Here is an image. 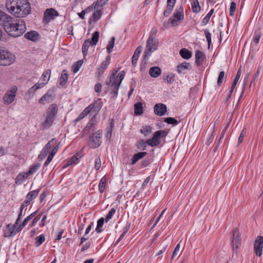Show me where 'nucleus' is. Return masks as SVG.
Instances as JSON below:
<instances>
[{
	"mask_svg": "<svg viewBox=\"0 0 263 263\" xmlns=\"http://www.w3.org/2000/svg\"><path fill=\"white\" fill-rule=\"evenodd\" d=\"M29 175L27 172H21L15 179V183L17 185H21L23 183L25 179L27 178Z\"/></svg>",
	"mask_w": 263,
	"mask_h": 263,
	"instance_id": "20",
	"label": "nucleus"
},
{
	"mask_svg": "<svg viewBox=\"0 0 263 263\" xmlns=\"http://www.w3.org/2000/svg\"><path fill=\"white\" fill-rule=\"evenodd\" d=\"M6 7L10 13L17 17H25L30 11L28 0H7Z\"/></svg>",
	"mask_w": 263,
	"mask_h": 263,
	"instance_id": "1",
	"label": "nucleus"
},
{
	"mask_svg": "<svg viewBox=\"0 0 263 263\" xmlns=\"http://www.w3.org/2000/svg\"><path fill=\"white\" fill-rule=\"evenodd\" d=\"M17 91V87L16 86H12L7 89L3 98L4 104L9 105L12 103L16 97Z\"/></svg>",
	"mask_w": 263,
	"mask_h": 263,
	"instance_id": "8",
	"label": "nucleus"
},
{
	"mask_svg": "<svg viewBox=\"0 0 263 263\" xmlns=\"http://www.w3.org/2000/svg\"><path fill=\"white\" fill-rule=\"evenodd\" d=\"M211 17V16L210 15V14H207L206 16L202 19L201 22V26L206 25L209 23Z\"/></svg>",
	"mask_w": 263,
	"mask_h": 263,
	"instance_id": "59",
	"label": "nucleus"
},
{
	"mask_svg": "<svg viewBox=\"0 0 263 263\" xmlns=\"http://www.w3.org/2000/svg\"><path fill=\"white\" fill-rule=\"evenodd\" d=\"M101 166V161L100 157L98 155L96 156L95 159V168L96 171H99Z\"/></svg>",
	"mask_w": 263,
	"mask_h": 263,
	"instance_id": "44",
	"label": "nucleus"
},
{
	"mask_svg": "<svg viewBox=\"0 0 263 263\" xmlns=\"http://www.w3.org/2000/svg\"><path fill=\"white\" fill-rule=\"evenodd\" d=\"M167 134V132L164 130L156 131L154 133L151 139L147 140V145L151 147L158 145L160 143V139L164 138Z\"/></svg>",
	"mask_w": 263,
	"mask_h": 263,
	"instance_id": "6",
	"label": "nucleus"
},
{
	"mask_svg": "<svg viewBox=\"0 0 263 263\" xmlns=\"http://www.w3.org/2000/svg\"><path fill=\"white\" fill-rule=\"evenodd\" d=\"M53 99L52 92L48 90L39 100V103L42 104L48 103Z\"/></svg>",
	"mask_w": 263,
	"mask_h": 263,
	"instance_id": "19",
	"label": "nucleus"
},
{
	"mask_svg": "<svg viewBox=\"0 0 263 263\" xmlns=\"http://www.w3.org/2000/svg\"><path fill=\"white\" fill-rule=\"evenodd\" d=\"M135 114L137 116L140 115L143 112V104L138 102L134 105Z\"/></svg>",
	"mask_w": 263,
	"mask_h": 263,
	"instance_id": "27",
	"label": "nucleus"
},
{
	"mask_svg": "<svg viewBox=\"0 0 263 263\" xmlns=\"http://www.w3.org/2000/svg\"><path fill=\"white\" fill-rule=\"evenodd\" d=\"M99 37V32L98 31H95L92 35V36L90 40L91 42V46L96 45L98 42Z\"/></svg>",
	"mask_w": 263,
	"mask_h": 263,
	"instance_id": "42",
	"label": "nucleus"
},
{
	"mask_svg": "<svg viewBox=\"0 0 263 263\" xmlns=\"http://www.w3.org/2000/svg\"><path fill=\"white\" fill-rule=\"evenodd\" d=\"M90 105L92 108V111L96 112L97 115L102 107L103 103L101 99H98Z\"/></svg>",
	"mask_w": 263,
	"mask_h": 263,
	"instance_id": "21",
	"label": "nucleus"
},
{
	"mask_svg": "<svg viewBox=\"0 0 263 263\" xmlns=\"http://www.w3.org/2000/svg\"><path fill=\"white\" fill-rule=\"evenodd\" d=\"M115 37H112L109 41L106 47V49H112L115 45Z\"/></svg>",
	"mask_w": 263,
	"mask_h": 263,
	"instance_id": "58",
	"label": "nucleus"
},
{
	"mask_svg": "<svg viewBox=\"0 0 263 263\" xmlns=\"http://www.w3.org/2000/svg\"><path fill=\"white\" fill-rule=\"evenodd\" d=\"M68 75L66 70H63L59 79V83L61 86H64L66 84L68 80Z\"/></svg>",
	"mask_w": 263,
	"mask_h": 263,
	"instance_id": "28",
	"label": "nucleus"
},
{
	"mask_svg": "<svg viewBox=\"0 0 263 263\" xmlns=\"http://www.w3.org/2000/svg\"><path fill=\"white\" fill-rule=\"evenodd\" d=\"M118 71L119 68L115 69L105 82L106 85L110 91L111 98L115 99L118 97L120 86L125 75V72L124 70L118 73Z\"/></svg>",
	"mask_w": 263,
	"mask_h": 263,
	"instance_id": "3",
	"label": "nucleus"
},
{
	"mask_svg": "<svg viewBox=\"0 0 263 263\" xmlns=\"http://www.w3.org/2000/svg\"><path fill=\"white\" fill-rule=\"evenodd\" d=\"M184 18L183 8L181 6L175 10L173 17L170 18L168 21L173 26H176L178 23Z\"/></svg>",
	"mask_w": 263,
	"mask_h": 263,
	"instance_id": "9",
	"label": "nucleus"
},
{
	"mask_svg": "<svg viewBox=\"0 0 263 263\" xmlns=\"http://www.w3.org/2000/svg\"><path fill=\"white\" fill-rule=\"evenodd\" d=\"M40 190H36L29 192L26 196V200L29 201V202H31L32 200L34 199L37 196Z\"/></svg>",
	"mask_w": 263,
	"mask_h": 263,
	"instance_id": "25",
	"label": "nucleus"
},
{
	"mask_svg": "<svg viewBox=\"0 0 263 263\" xmlns=\"http://www.w3.org/2000/svg\"><path fill=\"white\" fill-rule=\"evenodd\" d=\"M101 138L102 131L101 130H98L90 135L89 137L90 147L93 148L99 147L101 144Z\"/></svg>",
	"mask_w": 263,
	"mask_h": 263,
	"instance_id": "10",
	"label": "nucleus"
},
{
	"mask_svg": "<svg viewBox=\"0 0 263 263\" xmlns=\"http://www.w3.org/2000/svg\"><path fill=\"white\" fill-rule=\"evenodd\" d=\"M97 121L96 115L93 116L83 130V133L88 134L90 132H93L96 129Z\"/></svg>",
	"mask_w": 263,
	"mask_h": 263,
	"instance_id": "13",
	"label": "nucleus"
},
{
	"mask_svg": "<svg viewBox=\"0 0 263 263\" xmlns=\"http://www.w3.org/2000/svg\"><path fill=\"white\" fill-rule=\"evenodd\" d=\"M236 3L234 2H231L230 9H229V14L231 16H233L234 14V12L236 10Z\"/></svg>",
	"mask_w": 263,
	"mask_h": 263,
	"instance_id": "55",
	"label": "nucleus"
},
{
	"mask_svg": "<svg viewBox=\"0 0 263 263\" xmlns=\"http://www.w3.org/2000/svg\"><path fill=\"white\" fill-rule=\"evenodd\" d=\"M157 29L155 27L152 28L150 32V34L148 37V44H149L152 41V38H155V35L157 33Z\"/></svg>",
	"mask_w": 263,
	"mask_h": 263,
	"instance_id": "54",
	"label": "nucleus"
},
{
	"mask_svg": "<svg viewBox=\"0 0 263 263\" xmlns=\"http://www.w3.org/2000/svg\"><path fill=\"white\" fill-rule=\"evenodd\" d=\"M180 54L184 59H189L192 57V53L190 50H180Z\"/></svg>",
	"mask_w": 263,
	"mask_h": 263,
	"instance_id": "43",
	"label": "nucleus"
},
{
	"mask_svg": "<svg viewBox=\"0 0 263 263\" xmlns=\"http://www.w3.org/2000/svg\"><path fill=\"white\" fill-rule=\"evenodd\" d=\"M50 76L51 70L50 69H47L45 71H44L41 77V79L42 80L43 82L45 84V85H46L49 81Z\"/></svg>",
	"mask_w": 263,
	"mask_h": 263,
	"instance_id": "29",
	"label": "nucleus"
},
{
	"mask_svg": "<svg viewBox=\"0 0 263 263\" xmlns=\"http://www.w3.org/2000/svg\"><path fill=\"white\" fill-rule=\"evenodd\" d=\"M192 10L193 12L197 13L200 10V6L199 4L198 0L193 1L191 3Z\"/></svg>",
	"mask_w": 263,
	"mask_h": 263,
	"instance_id": "38",
	"label": "nucleus"
},
{
	"mask_svg": "<svg viewBox=\"0 0 263 263\" xmlns=\"http://www.w3.org/2000/svg\"><path fill=\"white\" fill-rule=\"evenodd\" d=\"M206 61L205 55L201 50H197L195 53V63L197 66H200L205 64Z\"/></svg>",
	"mask_w": 263,
	"mask_h": 263,
	"instance_id": "15",
	"label": "nucleus"
},
{
	"mask_svg": "<svg viewBox=\"0 0 263 263\" xmlns=\"http://www.w3.org/2000/svg\"><path fill=\"white\" fill-rule=\"evenodd\" d=\"M116 213V209L115 208H111L107 213V214L106 215L105 217V222H107L109 221V220L111 219L112 216L114 215V214Z\"/></svg>",
	"mask_w": 263,
	"mask_h": 263,
	"instance_id": "45",
	"label": "nucleus"
},
{
	"mask_svg": "<svg viewBox=\"0 0 263 263\" xmlns=\"http://www.w3.org/2000/svg\"><path fill=\"white\" fill-rule=\"evenodd\" d=\"M240 234L237 228H235L233 231V238L232 240L233 247L234 248L235 247L236 249H237L238 245L240 243Z\"/></svg>",
	"mask_w": 263,
	"mask_h": 263,
	"instance_id": "17",
	"label": "nucleus"
},
{
	"mask_svg": "<svg viewBox=\"0 0 263 263\" xmlns=\"http://www.w3.org/2000/svg\"><path fill=\"white\" fill-rule=\"evenodd\" d=\"M140 53V50H135V52L133 55L132 64L134 66H136V65L137 64V61H138Z\"/></svg>",
	"mask_w": 263,
	"mask_h": 263,
	"instance_id": "47",
	"label": "nucleus"
},
{
	"mask_svg": "<svg viewBox=\"0 0 263 263\" xmlns=\"http://www.w3.org/2000/svg\"><path fill=\"white\" fill-rule=\"evenodd\" d=\"M105 221V220L103 217H101L98 220L97 227L95 230L97 233H100L102 232V227L103 226Z\"/></svg>",
	"mask_w": 263,
	"mask_h": 263,
	"instance_id": "32",
	"label": "nucleus"
},
{
	"mask_svg": "<svg viewBox=\"0 0 263 263\" xmlns=\"http://www.w3.org/2000/svg\"><path fill=\"white\" fill-rule=\"evenodd\" d=\"M108 51V55L106 56L105 60L102 62L99 67H98L97 69L96 74L98 77H101L103 73L104 72L105 70L107 68L108 66L110 64L111 57L110 53L112 50H107Z\"/></svg>",
	"mask_w": 263,
	"mask_h": 263,
	"instance_id": "11",
	"label": "nucleus"
},
{
	"mask_svg": "<svg viewBox=\"0 0 263 263\" xmlns=\"http://www.w3.org/2000/svg\"><path fill=\"white\" fill-rule=\"evenodd\" d=\"M25 214V212L23 213V210L20 209V212H19L17 218L15 220V224L16 225H18L20 223V222L21 221V218L22 217V216H24Z\"/></svg>",
	"mask_w": 263,
	"mask_h": 263,
	"instance_id": "57",
	"label": "nucleus"
},
{
	"mask_svg": "<svg viewBox=\"0 0 263 263\" xmlns=\"http://www.w3.org/2000/svg\"><path fill=\"white\" fill-rule=\"evenodd\" d=\"M3 27L10 36L14 37L20 36L26 30V24L24 21L15 20L10 16L5 21Z\"/></svg>",
	"mask_w": 263,
	"mask_h": 263,
	"instance_id": "2",
	"label": "nucleus"
},
{
	"mask_svg": "<svg viewBox=\"0 0 263 263\" xmlns=\"http://www.w3.org/2000/svg\"><path fill=\"white\" fill-rule=\"evenodd\" d=\"M152 132V128L149 125H145L142 127L140 133L146 136L149 135Z\"/></svg>",
	"mask_w": 263,
	"mask_h": 263,
	"instance_id": "35",
	"label": "nucleus"
},
{
	"mask_svg": "<svg viewBox=\"0 0 263 263\" xmlns=\"http://www.w3.org/2000/svg\"><path fill=\"white\" fill-rule=\"evenodd\" d=\"M15 60V56L9 50H0V65L7 66L12 64Z\"/></svg>",
	"mask_w": 263,
	"mask_h": 263,
	"instance_id": "5",
	"label": "nucleus"
},
{
	"mask_svg": "<svg viewBox=\"0 0 263 263\" xmlns=\"http://www.w3.org/2000/svg\"><path fill=\"white\" fill-rule=\"evenodd\" d=\"M90 46H91V42L90 40H86L83 44L82 49H88Z\"/></svg>",
	"mask_w": 263,
	"mask_h": 263,
	"instance_id": "61",
	"label": "nucleus"
},
{
	"mask_svg": "<svg viewBox=\"0 0 263 263\" xmlns=\"http://www.w3.org/2000/svg\"><path fill=\"white\" fill-rule=\"evenodd\" d=\"M180 244L178 243L176 245L175 250L173 253V255L171 257V260H173L174 257L178 254L179 250H180Z\"/></svg>",
	"mask_w": 263,
	"mask_h": 263,
	"instance_id": "60",
	"label": "nucleus"
},
{
	"mask_svg": "<svg viewBox=\"0 0 263 263\" xmlns=\"http://www.w3.org/2000/svg\"><path fill=\"white\" fill-rule=\"evenodd\" d=\"M107 179L105 176H103L99 184V191L101 193H102L105 191Z\"/></svg>",
	"mask_w": 263,
	"mask_h": 263,
	"instance_id": "33",
	"label": "nucleus"
},
{
	"mask_svg": "<svg viewBox=\"0 0 263 263\" xmlns=\"http://www.w3.org/2000/svg\"><path fill=\"white\" fill-rule=\"evenodd\" d=\"M102 7L97 5H95L94 7V12L92 14L91 17L90 18L89 23H91V21L96 22L99 20L102 16Z\"/></svg>",
	"mask_w": 263,
	"mask_h": 263,
	"instance_id": "16",
	"label": "nucleus"
},
{
	"mask_svg": "<svg viewBox=\"0 0 263 263\" xmlns=\"http://www.w3.org/2000/svg\"><path fill=\"white\" fill-rule=\"evenodd\" d=\"M164 121L167 124H172L173 125H176L179 123L176 119L172 117L166 118Z\"/></svg>",
	"mask_w": 263,
	"mask_h": 263,
	"instance_id": "46",
	"label": "nucleus"
},
{
	"mask_svg": "<svg viewBox=\"0 0 263 263\" xmlns=\"http://www.w3.org/2000/svg\"><path fill=\"white\" fill-rule=\"evenodd\" d=\"M147 145V140H140L136 143V147L138 150L144 151L146 149Z\"/></svg>",
	"mask_w": 263,
	"mask_h": 263,
	"instance_id": "31",
	"label": "nucleus"
},
{
	"mask_svg": "<svg viewBox=\"0 0 263 263\" xmlns=\"http://www.w3.org/2000/svg\"><path fill=\"white\" fill-rule=\"evenodd\" d=\"M161 73V69L158 66L151 67L149 70V74L152 78H157Z\"/></svg>",
	"mask_w": 263,
	"mask_h": 263,
	"instance_id": "23",
	"label": "nucleus"
},
{
	"mask_svg": "<svg viewBox=\"0 0 263 263\" xmlns=\"http://www.w3.org/2000/svg\"><path fill=\"white\" fill-rule=\"evenodd\" d=\"M24 228L22 224L16 225L15 222L12 224L9 223L7 225L4 230V236L6 237H10L15 236L18 232H21Z\"/></svg>",
	"mask_w": 263,
	"mask_h": 263,
	"instance_id": "7",
	"label": "nucleus"
},
{
	"mask_svg": "<svg viewBox=\"0 0 263 263\" xmlns=\"http://www.w3.org/2000/svg\"><path fill=\"white\" fill-rule=\"evenodd\" d=\"M147 154L146 152H141L134 154L132 159L131 164L132 165L135 164L138 160L145 156Z\"/></svg>",
	"mask_w": 263,
	"mask_h": 263,
	"instance_id": "24",
	"label": "nucleus"
},
{
	"mask_svg": "<svg viewBox=\"0 0 263 263\" xmlns=\"http://www.w3.org/2000/svg\"><path fill=\"white\" fill-rule=\"evenodd\" d=\"M260 36L261 34L259 31H255L253 39V43L255 44L258 43Z\"/></svg>",
	"mask_w": 263,
	"mask_h": 263,
	"instance_id": "52",
	"label": "nucleus"
},
{
	"mask_svg": "<svg viewBox=\"0 0 263 263\" xmlns=\"http://www.w3.org/2000/svg\"><path fill=\"white\" fill-rule=\"evenodd\" d=\"M24 36L28 40L36 41L39 38V34L35 31H30L26 33Z\"/></svg>",
	"mask_w": 263,
	"mask_h": 263,
	"instance_id": "22",
	"label": "nucleus"
},
{
	"mask_svg": "<svg viewBox=\"0 0 263 263\" xmlns=\"http://www.w3.org/2000/svg\"><path fill=\"white\" fill-rule=\"evenodd\" d=\"M263 248V236H259L256 239L254 244V251L256 256L260 257L262 255Z\"/></svg>",
	"mask_w": 263,
	"mask_h": 263,
	"instance_id": "12",
	"label": "nucleus"
},
{
	"mask_svg": "<svg viewBox=\"0 0 263 263\" xmlns=\"http://www.w3.org/2000/svg\"><path fill=\"white\" fill-rule=\"evenodd\" d=\"M224 76H225V72L224 71H221L220 72L218 77V79H217L218 86H220L221 85V84L222 83L223 80L224 78Z\"/></svg>",
	"mask_w": 263,
	"mask_h": 263,
	"instance_id": "49",
	"label": "nucleus"
},
{
	"mask_svg": "<svg viewBox=\"0 0 263 263\" xmlns=\"http://www.w3.org/2000/svg\"><path fill=\"white\" fill-rule=\"evenodd\" d=\"M155 114L159 116H163L166 112V106L162 103L156 104L154 107Z\"/></svg>",
	"mask_w": 263,
	"mask_h": 263,
	"instance_id": "18",
	"label": "nucleus"
},
{
	"mask_svg": "<svg viewBox=\"0 0 263 263\" xmlns=\"http://www.w3.org/2000/svg\"><path fill=\"white\" fill-rule=\"evenodd\" d=\"M246 134V130L245 129H243L240 133V135L238 138V143L239 144V143H241L243 140V138L245 136Z\"/></svg>",
	"mask_w": 263,
	"mask_h": 263,
	"instance_id": "63",
	"label": "nucleus"
},
{
	"mask_svg": "<svg viewBox=\"0 0 263 263\" xmlns=\"http://www.w3.org/2000/svg\"><path fill=\"white\" fill-rule=\"evenodd\" d=\"M58 112V107L56 104H52L46 111L45 120L41 124L43 129H48L53 124Z\"/></svg>",
	"mask_w": 263,
	"mask_h": 263,
	"instance_id": "4",
	"label": "nucleus"
},
{
	"mask_svg": "<svg viewBox=\"0 0 263 263\" xmlns=\"http://www.w3.org/2000/svg\"><path fill=\"white\" fill-rule=\"evenodd\" d=\"M158 42L155 40V38H152V41L150 44H148V39L147 41V49H156L157 48Z\"/></svg>",
	"mask_w": 263,
	"mask_h": 263,
	"instance_id": "40",
	"label": "nucleus"
},
{
	"mask_svg": "<svg viewBox=\"0 0 263 263\" xmlns=\"http://www.w3.org/2000/svg\"><path fill=\"white\" fill-rule=\"evenodd\" d=\"M190 64L187 62H183L179 64L177 67V71L179 73H184V71L189 68Z\"/></svg>",
	"mask_w": 263,
	"mask_h": 263,
	"instance_id": "26",
	"label": "nucleus"
},
{
	"mask_svg": "<svg viewBox=\"0 0 263 263\" xmlns=\"http://www.w3.org/2000/svg\"><path fill=\"white\" fill-rule=\"evenodd\" d=\"M77 155H78V153L77 155H74L70 159H69L68 161H69V164H77L79 162V158L78 157Z\"/></svg>",
	"mask_w": 263,
	"mask_h": 263,
	"instance_id": "53",
	"label": "nucleus"
},
{
	"mask_svg": "<svg viewBox=\"0 0 263 263\" xmlns=\"http://www.w3.org/2000/svg\"><path fill=\"white\" fill-rule=\"evenodd\" d=\"M10 15L6 14L5 12L0 11V25L4 26V23L9 18Z\"/></svg>",
	"mask_w": 263,
	"mask_h": 263,
	"instance_id": "36",
	"label": "nucleus"
},
{
	"mask_svg": "<svg viewBox=\"0 0 263 263\" xmlns=\"http://www.w3.org/2000/svg\"><path fill=\"white\" fill-rule=\"evenodd\" d=\"M41 164L39 163H36L32 164L29 168L28 171H27L28 174L29 176L34 174L40 167Z\"/></svg>",
	"mask_w": 263,
	"mask_h": 263,
	"instance_id": "30",
	"label": "nucleus"
},
{
	"mask_svg": "<svg viewBox=\"0 0 263 263\" xmlns=\"http://www.w3.org/2000/svg\"><path fill=\"white\" fill-rule=\"evenodd\" d=\"M37 212H38V210L33 212L32 213L30 214L29 216H28L24 220V221H23L22 223L21 224H22V227L24 228L26 226V224H27L28 221H30L31 219H32L36 215V214H37Z\"/></svg>",
	"mask_w": 263,
	"mask_h": 263,
	"instance_id": "39",
	"label": "nucleus"
},
{
	"mask_svg": "<svg viewBox=\"0 0 263 263\" xmlns=\"http://www.w3.org/2000/svg\"><path fill=\"white\" fill-rule=\"evenodd\" d=\"M59 15V13L53 8L47 9L46 10L44 15V20L45 22H48L51 20H53L55 17Z\"/></svg>",
	"mask_w": 263,
	"mask_h": 263,
	"instance_id": "14",
	"label": "nucleus"
},
{
	"mask_svg": "<svg viewBox=\"0 0 263 263\" xmlns=\"http://www.w3.org/2000/svg\"><path fill=\"white\" fill-rule=\"evenodd\" d=\"M204 33L208 43V49H209L210 48V44L211 43V34L208 29H205L204 31Z\"/></svg>",
	"mask_w": 263,
	"mask_h": 263,
	"instance_id": "50",
	"label": "nucleus"
},
{
	"mask_svg": "<svg viewBox=\"0 0 263 263\" xmlns=\"http://www.w3.org/2000/svg\"><path fill=\"white\" fill-rule=\"evenodd\" d=\"M83 64V60H80L74 63L72 66V70L74 73L78 72Z\"/></svg>",
	"mask_w": 263,
	"mask_h": 263,
	"instance_id": "34",
	"label": "nucleus"
},
{
	"mask_svg": "<svg viewBox=\"0 0 263 263\" xmlns=\"http://www.w3.org/2000/svg\"><path fill=\"white\" fill-rule=\"evenodd\" d=\"M241 69L240 68L238 69V70L237 72L236 76H235V78L234 79V80L233 81V83L232 84V85L231 87H233V88H234L238 83V81L239 79H240V76H241Z\"/></svg>",
	"mask_w": 263,
	"mask_h": 263,
	"instance_id": "48",
	"label": "nucleus"
},
{
	"mask_svg": "<svg viewBox=\"0 0 263 263\" xmlns=\"http://www.w3.org/2000/svg\"><path fill=\"white\" fill-rule=\"evenodd\" d=\"M163 80L166 81L168 84H172L175 81V77L173 73H170L163 77Z\"/></svg>",
	"mask_w": 263,
	"mask_h": 263,
	"instance_id": "41",
	"label": "nucleus"
},
{
	"mask_svg": "<svg viewBox=\"0 0 263 263\" xmlns=\"http://www.w3.org/2000/svg\"><path fill=\"white\" fill-rule=\"evenodd\" d=\"M112 129L111 127H107L106 132V138L107 140H110L111 138Z\"/></svg>",
	"mask_w": 263,
	"mask_h": 263,
	"instance_id": "62",
	"label": "nucleus"
},
{
	"mask_svg": "<svg viewBox=\"0 0 263 263\" xmlns=\"http://www.w3.org/2000/svg\"><path fill=\"white\" fill-rule=\"evenodd\" d=\"M56 142V140L55 138L52 139L51 140H50L45 145L44 147H46V149H48L50 150L52 146H53Z\"/></svg>",
	"mask_w": 263,
	"mask_h": 263,
	"instance_id": "56",
	"label": "nucleus"
},
{
	"mask_svg": "<svg viewBox=\"0 0 263 263\" xmlns=\"http://www.w3.org/2000/svg\"><path fill=\"white\" fill-rule=\"evenodd\" d=\"M49 150L48 149H46L45 147H44L41 153L39 155V157L41 158V156H43V158H45L47 155L49 153Z\"/></svg>",
	"mask_w": 263,
	"mask_h": 263,
	"instance_id": "64",
	"label": "nucleus"
},
{
	"mask_svg": "<svg viewBox=\"0 0 263 263\" xmlns=\"http://www.w3.org/2000/svg\"><path fill=\"white\" fill-rule=\"evenodd\" d=\"M45 240V236L41 234L35 239V246L37 247L41 246Z\"/></svg>",
	"mask_w": 263,
	"mask_h": 263,
	"instance_id": "37",
	"label": "nucleus"
},
{
	"mask_svg": "<svg viewBox=\"0 0 263 263\" xmlns=\"http://www.w3.org/2000/svg\"><path fill=\"white\" fill-rule=\"evenodd\" d=\"M43 213H41L37 215L32 221L31 223L29 224V227L31 228L32 227H34L36 225V223L40 220L41 219Z\"/></svg>",
	"mask_w": 263,
	"mask_h": 263,
	"instance_id": "51",
	"label": "nucleus"
}]
</instances>
